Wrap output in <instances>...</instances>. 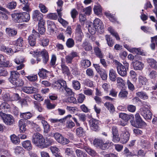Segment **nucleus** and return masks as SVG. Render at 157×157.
<instances>
[{"instance_id":"36","label":"nucleus","mask_w":157,"mask_h":157,"mask_svg":"<svg viewBox=\"0 0 157 157\" xmlns=\"http://www.w3.org/2000/svg\"><path fill=\"white\" fill-rule=\"evenodd\" d=\"M10 139L13 143L15 144H18L20 142L18 136H17L14 134L11 135L10 136Z\"/></svg>"},{"instance_id":"52","label":"nucleus","mask_w":157,"mask_h":157,"mask_svg":"<svg viewBox=\"0 0 157 157\" xmlns=\"http://www.w3.org/2000/svg\"><path fill=\"white\" fill-rule=\"evenodd\" d=\"M72 86L73 88L76 90H78L80 88V84L79 82L77 80L73 81Z\"/></svg>"},{"instance_id":"22","label":"nucleus","mask_w":157,"mask_h":157,"mask_svg":"<svg viewBox=\"0 0 157 157\" xmlns=\"http://www.w3.org/2000/svg\"><path fill=\"white\" fill-rule=\"evenodd\" d=\"M0 48L1 51L6 52L7 54L11 55L14 53L13 51L11 48L7 47L4 45L1 46Z\"/></svg>"},{"instance_id":"1","label":"nucleus","mask_w":157,"mask_h":157,"mask_svg":"<svg viewBox=\"0 0 157 157\" xmlns=\"http://www.w3.org/2000/svg\"><path fill=\"white\" fill-rule=\"evenodd\" d=\"M114 62L118 74L122 77L126 76L127 75V70H128V64H126L124 66L117 60H115Z\"/></svg>"},{"instance_id":"33","label":"nucleus","mask_w":157,"mask_h":157,"mask_svg":"<svg viewBox=\"0 0 157 157\" xmlns=\"http://www.w3.org/2000/svg\"><path fill=\"white\" fill-rule=\"evenodd\" d=\"M32 114L30 112L24 113H20V117L25 120L30 119L32 117Z\"/></svg>"},{"instance_id":"23","label":"nucleus","mask_w":157,"mask_h":157,"mask_svg":"<svg viewBox=\"0 0 157 157\" xmlns=\"http://www.w3.org/2000/svg\"><path fill=\"white\" fill-rule=\"evenodd\" d=\"M23 147L28 151L31 150L32 149V146L30 140H27L23 141L22 143Z\"/></svg>"},{"instance_id":"44","label":"nucleus","mask_w":157,"mask_h":157,"mask_svg":"<svg viewBox=\"0 0 157 157\" xmlns=\"http://www.w3.org/2000/svg\"><path fill=\"white\" fill-rule=\"evenodd\" d=\"M24 82L23 80L19 78V77L18 78L16 81L12 84L13 85L16 86H21L23 85Z\"/></svg>"},{"instance_id":"16","label":"nucleus","mask_w":157,"mask_h":157,"mask_svg":"<svg viewBox=\"0 0 157 157\" xmlns=\"http://www.w3.org/2000/svg\"><path fill=\"white\" fill-rule=\"evenodd\" d=\"M6 32L7 35L10 37H14L17 34V30L11 28H6Z\"/></svg>"},{"instance_id":"42","label":"nucleus","mask_w":157,"mask_h":157,"mask_svg":"<svg viewBox=\"0 0 157 157\" xmlns=\"http://www.w3.org/2000/svg\"><path fill=\"white\" fill-rule=\"evenodd\" d=\"M17 5V3L16 2L12 1L7 4L6 7L10 10H13L16 8Z\"/></svg>"},{"instance_id":"20","label":"nucleus","mask_w":157,"mask_h":157,"mask_svg":"<svg viewBox=\"0 0 157 157\" xmlns=\"http://www.w3.org/2000/svg\"><path fill=\"white\" fill-rule=\"evenodd\" d=\"M94 25L95 29H102L104 28L101 21L98 18L95 19L94 21Z\"/></svg>"},{"instance_id":"14","label":"nucleus","mask_w":157,"mask_h":157,"mask_svg":"<svg viewBox=\"0 0 157 157\" xmlns=\"http://www.w3.org/2000/svg\"><path fill=\"white\" fill-rule=\"evenodd\" d=\"M132 65L134 69L136 70H141L144 67V64L137 60L133 61Z\"/></svg>"},{"instance_id":"59","label":"nucleus","mask_w":157,"mask_h":157,"mask_svg":"<svg viewBox=\"0 0 157 157\" xmlns=\"http://www.w3.org/2000/svg\"><path fill=\"white\" fill-rule=\"evenodd\" d=\"M85 99V96L84 95L82 94H80L78 95L77 100L78 103H82L83 102Z\"/></svg>"},{"instance_id":"21","label":"nucleus","mask_w":157,"mask_h":157,"mask_svg":"<svg viewBox=\"0 0 157 157\" xmlns=\"http://www.w3.org/2000/svg\"><path fill=\"white\" fill-rule=\"evenodd\" d=\"M40 55L42 56L44 63L46 64L49 59V56L47 51L45 49L43 50L40 52Z\"/></svg>"},{"instance_id":"37","label":"nucleus","mask_w":157,"mask_h":157,"mask_svg":"<svg viewBox=\"0 0 157 157\" xmlns=\"http://www.w3.org/2000/svg\"><path fill=\"white\" fill-rule=\"evenodd\" d=\"M41 123L43 126L44 131L45 132L48 133L50 129V126L48 124V123L45 120H42Z\"/></svg>"},{"instance_id":"60","label":"nucleus","mask_w":157,"mask_h":157,"mask_svg":"<svg viewBox=\"0 0 157 157\" xmlns=\"http://www.w3.org/2000/svg\"><path fill=\"white\" fill-rule=\"evenodd\" d=\"M71 14L72 18L74 19L78 14V12L75 9H72L71 12Z\"/></svg>"},{"instance_id":"19","label":"nucleus","mask_w":157,"mask_h":157,"mask_svg":"<svg viewBox=\"0 0 157 157\" xmlns=\"http://www.w3.org/2000/svg\"><path fill=\"white\" fill-rule=\"evenodd\" d=\"M54 143V141L51 138L46 137L44 141L43 148L48 147Z\"/></svg>"},{"instance_id":"54","label":"nucleus","mask_w":157,"mask_h":157,"mask_svg":"<svg viewBox=\"0 0 157 157\" xmlns=\"http://www.w3.org/2000/svg\"><path fill=\"white\" fill-rule=\"evenodd\" d=\"M141 143V145L145 148L148 149L150 145L149 142L147 140L142 139Z\"/></svg>"},{"instance_id":"11","label":"nucleus","mask_w":157,"mask_h":157,"mask_svg":"<svg viewBox=\"0 0 157 157\" xmlns=\"http://www.w3.org/2000/svg\"><path fill=\"white\" fill-rule=\"evenodd\" d=\"M130 134L128 132H123L120 135V142L121 143H126L128 140Z\"/></svg>"},{"instance_id":"49","label":"nucleus","mask_w":157,"mask_h":157,"mask_svg":"<svg viewBox=\"0 0 157 157\" xmlns=\"http://www.w3.org/2000/svg\"><path fill=\"white\" fill-rule=\"evenodd\" d=\"M105 14L111 21L115 22L116 21V19L113 14L109 12H105Z\"/></svg>"},{"instance_id":"12","label":"nucleus","mask_w":157,"mask_h":157,"mask_svg":"<svg viewBox=\"0 0 157 157\" xmlns=\"http://www.w3.org/2000/svg\"><path fill=\"white\" fill-rule=\"evenodd\" d=\"M23 91L27 94H34L38 92L37 89L33 86H24L22 88Z\"/></svg>"},{"instance_id":"57","label":"nucleus","mask_w":157,"mask_h":157,"mask_svg":"<svg viewBox=\"0 0 157 157\" xmlns=\"http://www.w3.org/2000/svg\"><path fill=\"white\" fill-rule=\"evenodd\" d=\"M103 141L102 140L95 139L94 141L93 144L96 147H100Z\"/></svg>"},{"instance_id":"5","label":"nucleus","mask_w":157,"mask_h":157,"mask_svg":"<svg viewBox=\"0 0 157 157\" xmlns=\"http://www.w3.org/2000/svg\"><path fill=\"white\" fill-rule=\"evenodd\" d=\"M141 114L145 119L150 120L152 118V113L149 110L148 106H145L140 109Z\"/></svg>"},{"instance_id":"9","label":"nucleus","mask_w":157,"mask_h":157,"mask_svg":"<svg viewBox=\"0 0 157 157\" xmlns=\"http://www.w3.org/2000/svg\"><path fill=\"white\" fill-rule=\"evenodd\" d=\"M20 74L17 71H11L10 72V77L8 78L10 82L13 84L15 81L19 77Z\"/></svg>"},{"instance_id":"47","label":"nucleus","mask_w":157,"mask_h":157,"mask_svg":"<svg viewBox=\"0 0 157 157\" xmlns=\"http://www.w3.org/2000/svg\"><path fill=\"white\" fill-rule=\"evenodd\" d=\"M111 145V143L106 142L104 143L103 141L99 148L103 150H106L109 148Z\"/></svg>"},{"instance_id":"46","label":"nucleus","mask_w":157,"mask_h":157,"mask_svg":"<svg viewBox=\"0 0 157 157\" xmlns=\"http://www.w3.org/2000/svg\"><path fill=\"white\" fill-rule=\"evenodd\" d=\"M139 84L141 85H146L147 82V79L144 76H140L139 78Z\"/></svg>"},{"instance_id":"56","label":"nucleus","mask_w":157,"mask_h":157,"mask_svg":"<svg viewBox=\"0 0 157 157\" xmlns=\"http://www.w3.org/2000/svg\"><path fill=\"white\" fill-rule=\"evenodd\" d=\"M124 154L126 155V156H136V155L134 153L129 151L128 149L127 148H125L124 151Z\"/></svg>"},{"instance_id":"53","label":"nucleus","mask_w":157,"mask_h":157,"mask_svg":"<svg viewBox=\"0 0 157 157\" xmlns=\"http://www.w3.org/2000/svg\"><path fill=\"white\" fill-rule=\"evenodd\" d=\"M128 94V92L124 90H121L118 96L122 99L126 98Z\"/></svg>"},{"instance_id":"4","label":"nucleus","mask_w":157,"mask_h":157,"mask_svg":"<svg viewBox=\"0 0 157 157\" xmlns=\"http://www.w3.org/2000/svg\"><path fill=\"white\" fill-rule=\"evenodd\" d=\"M67 86L66 82L62 79H59L53 83L52 87L55 90H63Z\"/></svg>"},{"instance_id":"38","label":"nucleus","mask_w":157,"mask_h":157,"mask_svg":"<svg viewBox=\"0 0 157 157\" xmlns=\"http://www.w3.org/2000/svg\"><path fill=\"white\" fill-rule=\"evenodd\" d=\"M28 43L29 45L31 46H35L36 43V39L35 38L33 37L30 35L28 38Z\"/></svg>"},{"instance_id":"51","label":"nucleus","mask_w":157,"mask_h":157,"mask_svg":"<svg viewBox=\"0 0 157 157\" xmlns=\"http://www.w3.org/2000/svg\"><path fill=\"white\" fill-rule=\"evenodd\" d=\"M23 120L21 119L19 121V127L20 128V129L22 132H25L26 130V125L25 124L23 123Z\"/></svg>"},{"instance_id":"32","label":"nucleus","mask_w":157,"mask_h":157,"mask_svg":"<svg viewBox=\"0 0 157 157\" xmlns=\"http://www.w3.org/2000/svg\"><path fill=\"white\" fill-rule=\"evenodd\" d=\"M21 20L22 22H28L30 19L29 14L26 13H21Z\"/></svg>"},{"instance_id":"40","label":"nucleus","mask_w":157,"mask_h":157,"mask_svg":"<svg viewBox=\"0 0 157 157\" xmlns=\"http://www.w3.org/2000/svg\"><path fill=\"white\" fill-rule=\"evenodd\" d=\"M105 37L108 45L109 47H112L114 44V42L110 37V36L108 35H105Z\"/></svg>"},{"instance_id":"10","label":"nucleus","mask_w":157,"mask_h":157,"mask_svg":"<svg viewBox=\"0 0 157 157\" xmlns=\"http://www.w3.org/2000/svg\"><path fill=\"white\" fill-rule=\"evenodd\" d=\"M133 52H135L138 55H140L142 56H144L145 53L140 48H133L132 49ZM140 57L138 55H136L134 56V60H138L140 59Z\"/></svg>"},{"instance_id":"55","label":"nucleus","mask_w":157,"mask_h":157,"mask_svg":"<svg viewBox=\"0 0 157 157\" xmlns=\"http://www.w3.org/2000/svg\"><path fill=\"white\" fill-rule=\"evenodd\" d=\"M47 17L49 19L56 20L57 18V14L55 13H50L47 14Z\"/></svg>"},{"instance_id":"64","label":"nucleus","mask_w":157,"mask_h":157,"mask_svg":"<svg viewBox=\"0 0 157 157\" xmlns=\"http://www.w3.org/2000/svg\"><path fill=\"white\" fill-rule=\"evenodd\" d=\"M24 58L21 56L18 57L14 59V62L17 64L22 63L24 62Z\"/></svg>"},{"instance_id":"18","label":"nucleus","mask_w":157,"mask_h":157,"mask_svg":"<svg viewBox=\"0 0 157 157\" xmlns=\"http://www.w3.org/2000/svg\"><path fill=\"white\" fill-rule=\"evenodd\" d=\"M21 13H14L11 14V16L13 20L16 23L22 22L21 20Z\"/></svg>"},{"instance_id":"63","label":"nucleus","mask_w":157,"mask_h":157,"mask_svg":"<svg viewBox=\"0 0 157 157\" xmlns=\"http://www.w3.org/2000/svg\"><path fill=\"white\" fill-rule=\"evenodd\" d=\"M23 43V38L21 37H19L17 40L15 45L20 47H21L22 46Z\"/></svg>"},{"instance_id":"48","label":"nucleus","mask_w":157,"mask_h":157,"mask_svg":"<svg viewBox=\"0 0 157 157\" xmlns=\"http://www.w3.org/2000/svg\"><path fill=\"white\" fill-rule=\"evenodd\" d=\"M75 153L78 157H87V155L81 150H76Z\"/></svg>"},{"instance_id":"15","label":"nucleus","mask_w":157,"mask_h":157,"mask_svg":"<svg viewBox=\"0 0 157 157\" xmlns=\"http://www.w3.org/2000/svg\"><path fill=\"white\" fill-rule=\"evenodd\" d=\"M38 75L40 78L43 79H46L50 74V72L43 68L39 70Z\"/></svg>"},{"instance_id":"13","label":"nucleus","mask_w":157,"mask_h":157,"mask_svg":"<svg viewBox=\"0 0 157 157\" xmlns=\"http://www.w3.org/2000/svg\"><path fill=\"white\" fill-rule=\"evenodd\" d=\"M3 121L7 125H11L13 124L14 121L13 117L10 114L6 115L4 117Z\"/></svg>"},{"instance_id":"43","label":"nucleus","mask_w":157,"mask_h":157,"mask_svg":"<svg viewBox=\"0 0 157 157\" xmlns=\"http://www.w3.org/2000/svg\"><path fill=\"white\" fill-rule=\"evenodd\" d=\"M85 131L84 129L81 127L77 128L76 130V135L79 137H81L85 135Z\"/></svg>"},{"instance_id":"34","label":"nucleus","mask_w":157,"mask_h":157,"mask_svg":"<svg viewBox=\"0 0 157 157\" xmlns=\"http://www.w3.org/2000/svg\"><path fill=\"white\" fill-rule=\"evenodd\" d=\"M85 150L90 155L92 156H94L97 155L96 151L89 147H85Z\"/></svg>"},{"instance_id":"28","label":"nucleus","mask_w":157,"mask_h":157,"mask_svg":"<svg viewBox=\"0 0 157 157\" xmlns=\"http://www.w3.org/2000/svg\"><path fill=\"white\" fill-rule=\"evenodd\" d=\"M38 7L41 12L43 13H46L48 11V8L42 3H40L39 4Z\"/></svg>"},{"instance_id":"25","label":"nucleus","mask_w":157,"mask_h":157,"mask_svg":"<svg viewBox=\"0 0 157 157\" xmlns=\"http://www.w3.org/2000/svg\"><path fill=\"white\" fill-rule=\"evenodd\" d=\"M9 62H6V59L4 56L2 55H0V64L5 67H9L10 65H9Z\"/></svg>"},{"instance_id":"6","label":"nucleus","mask_w":157,"mask_h":157,"mask_svg":"<svg viewBox=\"0 0 157 157\" xmlns=\"http://www.w3.org/2000/svg\"><path fill=\"white\" fill-rule=\"evenodd\" d=\"M53 136L55 140L62 144L66 145L70 142L68 139L64 137L61 134L59 133H54Z\"/></svg>"},{"instance_id":"61","label":"nucleus","mask_w":157,"mask_h":157,"mask_svg":"<svg viewBox=\"0 0 157 157\" xmlns=\"http://www.w3.org/2000/svg\"><path fill=\"white\" fill-rule=\"evenodd\" d=\"M41 45L43 46H47L49 44V40L46 38H44L40 40Z\"/></svg>"},{"instance_id":"39","label":"nucleus","mask_w":157,"mask_h":157,"mask_svg":"<svg viewBox=\"0 0 157 157\" xmlns=\"http://www.w3.org/2000/svg\"><path fill=\"white\" fill-rule=\"evenodd\" d=\"M136 95L138 97L144 100H147L148 99V96L146 93L143 91L139 92L136 93Z\"/></svg>"},{"instance_id":"8","label":"nucleus","mask_w":157,"mask_h":157,"mask_svg":"<svg viewBox=\"0 0 157 157\" xmlns=\"http://www.w3.org/2000/svg\"><path fill=\"white\" fill-rule=\"evenodd\" d=\"M91 129L93 131L97 132L100 130L99 121L98 120L92 118L89 121Z\"/></svg>"},{"instance_id":"26","label":"nucleus","mask_w":157,"mask_h":157,"mask_svg":"<svg viewBox=\"0 0 157 157\" xmlns=\"http://www.w3.org/2000/svg\"><path fill=\"white\" fill-rule=\"evenodd\" d=\"M81 64L82 68H86L90 66L91 63L88 59H82L81 61Z\"/></svg>"},{"instance_id":"24","label":"nucleus","mask_w":157,"mask_h":157,"mask_svg":"<svg viewBox=\"0 0 157 157\" xmlns=\"http://www.w3.org/2000/svg\"><path fill=\"white\" fill-rule=\"evenodd\" d=\"M45 21H42L38 23V30L41 34H43L45 32V28L44 26Z\"/></svg>"},{"instance_id":"50","label":"nucleus","mask_w":157,"mask_h":157,"mask_svg":"<svg viewBox=\"0 0 157 157\" xmlns=\"http://www.w3.org/2000/svg\"><path fill=\"white\" fill-rule=\"evenodd\" d=\"M94 51L95 55L99 58H103V55L101 53L100 49L98 47L95 48Z\"/></svg>"},{"instance_id":"62","label":"nucleus","mask_w":157,"mask_h":157,"mask_svg":"<svg viewBox=\"0 0 157 157\" xmlns=\"http://www.w3.org/2000/svg\"><path fill=\"white\" fill-rule=\"evenodd\" d=\"M66 125L67 128H71L75 126V124L71 120H67Z\"/></svg>"},{"instance_id":"41","label":"nucleus","mask_w":157,"mask_h":157,"mask_svg":"<svg viewBox=\"0 0 157 157\" xmlns=\"http://www.w3.org/2000/svg\"><path fill=\"white\" fill-rule=\"evenodd\" d=\"M75 43L73 39L69 38L68 39L66 42V45L68 48H71L74 46Z\"/></svg>"},{"instance_id":"31","label":"nucleus","mask_w":157,"mask_h":157,"mask_svg":"<svg viewBox=\"0 0 157 157\" xmlns=\"http://www.w3.org/2000/svg\"><path fill=\"white\" fill-rule=\"evenodd\" d=\"M94 13L97 15L101 14L102 9L101 6L100 5L95 6L94 7Z\"/></svg>"},{"instance_id":"27","label":"nucleus","mask_w":157,"mask_h":157,"mask_svg":"<svg viewBox=\"0 0 157 157\" xmlns=\"http://www.w3.org/2000/svg\"><path fill=\"white\" fill-rule=\"evenodd\" d=\"M147 61L149 65L155 69H157V62L153 59H148Z\"/></svg>"},{"instance_id":"7","label":"nucleus","mask_w":157,"mask_h":157,"mask_svg":"<svg viewBox=\"0 0 157 157\" xmlns=\"http://www.w3.org/2000/svg\"><path fill=\"white\" fill-rule=\"evenodd\" d=\"M32 18L33 20L38 23L45 21L43 20V15L38 10H35L33 12Z\"/></svg>"},{"instance_id":"45","label":"nucleus","mask_w":157,"mask_h":157,"mask_svg":"<svg viewBox=\"0 0 157 157\" xmlns=\"http://www.w3.org/2000/svg\"><path fill=\"white\" fill-rule=\"evenodd\" d=\"M45 103L46 105L47 108L48 109H54L56 105L55 104H52L49 99L45 100Z\"/></svg>"},{"instance_id":"30","label":"nucleus","mask_w":157,"mask_h":157,"mask_svg":"<svg viewBox=\"0 0 157 157\" xmlns=\"http://www.w3.org/2000/svg\"><path fill=\"white\" fill-rule=\"evenodd\" d=\"M117 74L114 70L112 69L109 71V77L111 80L114 81L116 80Z\"/></svg>"},{"instance_id":"2","label":"nucleus","mask_w":157,"mask_h":157,"mask_svg":"<svg viewBox=\"0 0 157 157\" xmlns=\"http://www.w3.org/2000/svg\"><path fill=\"white\" fill-rule=\"evenodd\" d=\"M44 138L39 133L34 134L33 136L32 141L33 144L40 148L43 149Z\"/></svg>"},{"instance_id":"17","label":"nucleus","mask_w":157,"mask_h":157,"mask_svg":"<svg viewBox=\"0 0 157 157\" xmlns=\"http://www.w3.org/2000/svg\"><path fill=\"white\" fill-rule=\"evenodd\" d=\"M77 53L76 52H72L65 57L66 62L67 63H71L73 59L76 57Z\"/></svg>"},{"instance_id":"3","label":"nucleus","mask_w":157,"mask_h":157,"mask_svg":"<svg viewBox=\"0 0 157 157\" xmlns=\"http://www.w3.org/2000/svg\"><path fill=\"white\" fill-rule=\"evenodd\" d=\"M135 120L130 121L131 125L136 128H141L145 126L146 124L142 119L139 113L135 115Z\"/></svg>"},{"instance_id":"58","label":"nucleus","mask_w":157,"mask_h":157,"mask_svg":"<svg viewBox=\"0 0 157 157\" xmlns=\"http://www.w3.org/2000/svg\"><path fill=\"white\" fill-rule=\"evenodd\" d=\"M61 67L62 71L63 73H67L69 71L68 67L65 65L64 63H61Z\"/></svg>"},{"instance_id":"35","label":"nucleus","mask_w":157,"mask_h":157,"mask_svg":"<svg viewBox=\"0 0 157 157\" xmlns=\"http://www.w3.org/2000/svg\"><path fill=\"white\" fill-rule=\"evenodd\" d=\"M104 106L110 112H113L115 111V108L113 105L112 103L107 102L104 104Z\"/></svg>"},{"instance_id":"29","label":"nucleus","mask_w":157,"mask_h":157,"mask_svg":"<svg viewBox=\"0 0 157 157\" xmlns=\"http://www.w3.org/2000/svg\"><path fill=\"white\" fill-rule=\"evenodd\" d=\"M48 28V29L52 32L54 31V29L56 28V26L54 23L51 21L48 20L47 21Z\"/></svg>"}]
</instances>
